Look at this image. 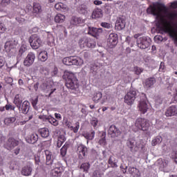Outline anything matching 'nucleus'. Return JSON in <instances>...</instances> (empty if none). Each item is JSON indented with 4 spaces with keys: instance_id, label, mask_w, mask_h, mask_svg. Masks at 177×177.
Segmentation results:
<instances>
[{
    "instance_id": "4d7b16f0",
    "label": "nucleus",
    "mask_w": 177,
    "mask_h": 177,
    "mask_svg": "<svg viewBox=\"0 0 177 177\" xmlns=\"http://www.w3.org/2000/svg\"><path fill=\"white\" fill-rule=\"evenodd\" d=\"M102 27H104V28H111V24L107 23V22H102L101 23Z\"/></svg>"
},
{
    "instance_id": "aec40b11",
    "label": "nucleus",
    "mask_w": 177,
    "mask_h": 177,
    "mask_svg": "<svg viewBox=\"0 0 177 177\" xmlns=\"http://www.w3.org/2000/svg\"><path fill=\"white\" fill-rule=\"evenodd\" d=\"M138 109L142 113V114H145V113H147V110H149V106L146 102V99L140 101V103L138 104Z\"/></svg>"
},
{
    "instance_id": "473e14b6",
    "label": "nucleus",
    "mask_w": 177,
    "mask_h": 177,
    "mask_svg": "<svg viewBox=\"0 0 177 177\" xmlns=\"http://www.w3.org/2000/svg\"><path fill=\"white\" fill-rule=\"evenodd\" d=\"M66 140H67V139L66 138V136H64V135H60L57 139V147L60 149V147H62V146H63V143H64V142H66Z\"/></svg>"
},
{
    "instance_id": "58836bf2",
    "label": "nucleus",
    "mask_w": 177,
    "mask_h": 177,
    "mask_svg": "<svg viewBox=\"0 0 177 177\" xmlns=\"http://www.w3.org/2000/svg\"><path fill=\"white\" fill-rule=\"evenodd\" d=\"M77 10L80 15H86L88 13V7L85 5H82L77 8Z\"/></svg>"
},
{
    "instance_id": "603ef678",
    "label": "nucleus",
    "mask_w": 177,
    "mask_h": 177,
    "mask_svg": "<svg viewBox=\"0 0 177 177\" xmlns=\"http://www.w3.org/2000/svg\"><path fill=\"white\" fill-rule=\"evenodd\" d=\"M7 28L5 24L3 23L0 24V34H3L6 31Z\"/></svg>"
},
{
    "instance_id": "69168bd1",
    "label": "nucleus",
    "mask_w": 177,
    "mask_h": 177,
    "mask_svg": "<svg viewBox=\"0 0 177 177\" xmlns=\"http://www.w3.org/2000/svg\"><path fill=\"white\" fill-rule=\"evenodd\" d=\"M171 8H173V9H176V8H177V2L175 1V2L171 3Z\"/></svg>"
},
{
    "instance_id": "4468645a",
    "label": "nucleus",
    "mask_w": 177,
    "mask_h": 177,
    "mask_svg": "<svg viewBox=\"0 0 177 177\" xmlns=\"http://www.w3.org/2000/svg\"><path fill=\"white\" fill-rule=\"evenodd\" d=\"M165 115H166V117H176L177 106L171 105L169 106L165 112Z\"/></svg>"
},
{
    "instance_id": "c756f323",
    "label": "nucleus",
    "mask_w": 177,
    "mask_h": 177,
    "mask_svg": "<svg viewBox=\"0 0 177 177\" xmlns=\"http://www.w3.org/2000/svg\"><path fill=\"white\" fill-rule=\"evenodd\" d=\"M95 131L91 130L89 132L84 133L83 136L85 138V139H87V140H93L95 138Z\"/></svg>"
},
{
    "instance_id": "e433bc0d",
    "label": "nucleus",
    "mask_w": 177,
    "mask_h": 177,
    "mask_svg": "<svg viewBox=\"0 0 177 177\" xmlns=\"http://www.w3.org/2000/svg\"><path fill=\"white\" fill-rule=\"evenodd\" d=\"M41 138H48L49 136V129L48 128H42L39 130Z\"/></svg>"
},
{
    "instance_id": "72a5a7b5",
    "label": "nucleus",
    "mask_w": 177,
    "mask_h": 177,
    "mask_svg": "<svg viewBox=\"0 0 177 177\" xmlns=\"http://www.w3.org/2000/svg\"><path fill=\"white\" fill-rule=\"evenodd\" d=\"M106 132H102L100 135V139L98 141V144L100 146H106L107 142L106 141Z\"/></svg>"
},
{
    "instance_id": "de8ad7c7",
    "label": "nucleus",
    "mask_w": 177,
    "mask_h": 177,
    "mask_svg": "<svg viewBox=\"0 0 177 177\" xmlns=\"http://www.w3.org/2000/svg\"><path fill=\"white\" fill-rule=\"evenodd\" d=\"M5 109L7 111H9V110L10 111H15V109H16V106L10 104H7L6 106H5Z\"/></svg>"
},
{
    "instance_id": "412c9836",
    "label": "nucleus",
    "mask_w": 177,
    "mask_h": 177,
    "mask_svg": "<svg viewBox=\"0 0 177 177\" xmlns=\"http://www.w3.org/2000/svg\"><path fill=\"white\" fill-rule=\"evenodd\" d=\"M26 140L27 143L34 145V143H37V142H38V134L32 133L26 138Z\"/></svg>"
},
{
    "instance_id": "4c0bfd02",
    "label": "nucleus",
    "mask_w": 177,
    "mask_h": 177,
    "mask_svg": "<svg viewBox=\"0 0 177 177\" xmlns=\"http://www.w3.org/2000/svg\"><path fill=\"white\" fill-rule=\"evenodd\" d=\"M39 59L41 60V62H46V60H48V52L41 51L39 54Z\"/></svg>"
},
{
    "instance_id": "13d9d810",
    "label": "nucleus",
    "mask_w": 177,
    "mask_h": 177,
    "mask_svg": "<svg viewBox=\"0 0 177 177\" xmlns=\"http://www.w3.org/2000/svg\"><path fill=\"white\" fill-rule=\"evenodd\" d=\"M159 71L164 73L165 71V64L164 62H160Z\"/></svg>"
},
{
    "instance_id": "bf43d9fd",
    "label": "nucleus",
    "mask_w": 177,
    "mask_h": 177,
    "mask_svg": "<svg viewBox=\"0 0 177 177\" xmlns=\"http://www.w3.org/2000/svg\"><path fill=\"white\" fill-rule=\"evenodd\" d=\"M93 177H102V174L100 173V171L99 170H95L93 173Z\"/></svg>"
},
{
    "instance_id": "cd10ccee",
    "label": "nucleus",
    "mask_w": 177,
    "mask_h": 177,
    "mask_svg": "<svg viewBox=\"0 0 177 177\" xmlns=\"http://www.w3.org/2000/svg\"><path fill=\"white\" fill-rule=\"evenodd\" d=\"M156 82H157V80H156L155 77L147 78L145 80V86L146 88H153Z\"/></svg>"
},
{
    "instance_id": "1a4fd4ad",
    "label": "nucleus",
    "mask_w": 177,
    "mask_h": 177,
    "mask_svg": "<svg viewBox=\"0 0 177 177\" xmlns=\"http://www.w3.org/2000/svg\"><path fill=\"white\" fill-rule=\"evenodd\" d=\"M122 132L120 129V128L117 127V126L114 124H111L108 129V135L110 138H119L121 136Z\"/></svg>"
},
{
    "instance_id": "5701e85b",
    "label": "nucleus",
    "mask_w": 177,
    "mask_h": 177,
    "mask_svg": "<svg viewBox=\"0 0 177 177\" xmlns=\"http://www.w3.org/2000/svg\"><path fill=\"white\" fill-rule=\"evenodd\" d=\"M32 13L34 15H39L42 13V6L39 3H33Z\"/></svg>"
},
{
    "instance_id": "ea45409f",
    "label": "nucleus",
    "mask_w": 177,
    "mask_h": 177,
    "mask_svg": "<svg viewBox=\"0 0 177 177\" xmlns=\"http://www.w3.org/2000/svg\"><path fill=\"white\" fill-rule=\"evenodd\" d=\"M162 142V137L160 136H158L155 139H153L151 142L152 146H157V145L161 143Z\"/></svg>"
},
{
    "instance_id": "c85d7f7f",
    "label": "nucleus",
    "mask_w": 177,
    "mask_h": 177,
    "mask_svg": "<svg viewBox=\"0 0 177 177\" xmlns=\"http://www.w3.org/2000/svg\"><path fill=\"white\" fill-rule=\"evenodd\" d=\"M117 162L118 161L115 159L114 156H111L108 160V164L110 165L111 168H117L118 165H117Z\"/></svg>"
},
{
    "instance_id": "9d476101",
    "label": "nucleus",
    "mask_w": 177,
    "mask_h": 177,
    "mask_svg": "<svg viewBox=\"0 0 177 177\" xmlns=\"http://www.w3.org/2000/svg\"><path fill=\"white\" fill-rule=\"evenodd\" d=\"M136 99V91L130 90L124 96V102L129 106L133 104V102Z\"/></svg>"
},
{
    "instance_id": "e2e57ef3",
    "label": "nucleus",
    "mask_w": 177,
    "mask_h": 177,
    "mask_svg": "<svg viewBox=\"0 0 177 177\" xmlns=\"http://www.w3.org/2000/svg\"><path fill=\"white\" fill-rule=\"evenodd\" d=\"M5 66V61H3V59L0 58V68H2Z\"/></svg>"
},
{
    "instance_id": "c03bdc74",
    "label": "nucleus",
    "mask_w": 177,
    "mask_h": 177,
    "mask_svg": "<svg viewBox=\"0 0 177 177\" xmlns=\"http://www.w3.org/2000/svg\"><path fill=\"white\" fill-rule=\"evenodd\" d=\"M48 122H50V124L54 127H57V125H59V121H57V120H56L55 118H49Z\"/></svg>"
},
{
    "instance_id": "a211bd4d",
    "label": "nucleus",
    "mask_w": 177,
    "mask_h": 177,
    "mask_svg": "<svg viewBox=\"0 0 177 177\" xmlns=\"http://www.w3.org/2000/svg\"><path fill=\"white\" fill-rule=\"evenodd\" d=\"M16 41H6L4 46L6 52L8 53L13 52L16 49Z\"/></svg>"
},
{
    "instance_id": "f03ea898",
    "label": "nucleus",
    "mask_w": 177,
    "mask_h": 177,
    "mask_svg": "<svg viewBox=\"0 0 177 177\" xmlns=\"http://www.w3.org/2000/svg\"><path fill=\"white\" fill-rule=\"evenodd\" d=\"M64 77L66 78V86L68 89L73 90L78 88V79L74 73L66 71Z\"/></svg>"
},
{
    "instance_id": "ddd939ff",
    "label": "nucleus",
    "mask_w": 177,
    "mask_h": 177,
    "mask_svg": "<svg viewBox=\"0 0 177 177\" xmlns=\"http://www.w3.org/2000/svg\"><path fill=\"white\" fill-rule=\"evenodd\" d=\"M64 125L65 127H67L68 129H70L71 131H73L74 133H77V132H78V130L80 129L79 122H77L76 123H75V127H74L71 126L73 125V123H71V122L68 120V119H66L64 120Z\"/></svg>"
},
{
    "instance_id": "dca6fc26",
    "label": "nucleus",
    "mask_w": 177,
    "mask_h": 177,
    "mask_svg": "<svg viewBox=\"0 0 177 177\" xmlns=\"http://www.w3.org/2000/svg\"><path fill=\"white\" fill-rule=\"evenodd\" d=\"M77 151L79 154V158L82 160L88 153V148L85 145L80 144L77 147Z\"/></svg>"
},
{
    "instance_id": "8fccbe9b",
    "label": "nucleus",
    "mask_w": 177,
    "mask_h": 177,
    "mask_svg": "<svg viewBox=\"0 0 177 177\" xmlns=\"http://www.w3.org/2000/svg\"><path fill=\"white\" fill-rule=\"evenodd\" d=\"M155 102L156 104H162V97L160 95H157L155 97Z\"/></svg>"
},
{
    "instance_id": "b1692460",
    "label": "nucleus",
    "mask_w": 177,
    "mask_h": 177,
    "mask_svg": "<svg viewBox=\"0 0 177 177\" xmlns=\"http://www.w3.org/2000/svg\"><path fill=\"white\" fill-rule=\"evenodd\" d=\"M14 104L17 107L18 110H20L22 103H23V98L20 94H17L14 98L13 101Z\"/></svg>"
},
{
    "instance_id": "6e6552de",
    "label": "nucleus",
    "mask_w": 177,
    "mask_h": 177,
    "mask_svg": "<svg viewBox=\"0 0 177 177\" xmlns=\"http://www.w3.org/2000/svg\"><path fill=\"white\" fill-rule=\"evenodd\" d=\"M79 45L80 48H95L96 42L91 38H83L80 40Z\"/></svg>"
},
{
    "instance_id": "423d86ee",
    "label": "nucleus",
    "mask_w": 177,
    "mask_h": 177,
    "mask_svg": "<svg viewBox=\"0 0 177 177\" xmlns=\"http://www.w3.org/2000/svg\"><path fill=\"white\" fill-rule=\"evenodd\" d=\"M29 42L32 49H38L42 46V40L37 35H32L29 38Z\"/></svg>"
},
{
    "instance_id": "4be33fe9",
    "label": "nucleus",
    "mask_w": 177,
    "mask_h": 177,
    "mask_svg": "<svg viewBox=\"0 0 177 177\" xmlns=\"http://www.w3.org/2000/svg\"><path fill=\"white\" fill-rule=\"evenodd\" d=\"M115 27L119 31L124 30V28H125V20L122 18H118L116 21Z\"/></svg>"
},
{
    "instance_id": "2eb2a0df",
    "label": "nucleus",
    "mask_w": 177,
    "mask_h": 177,
    "mask_svg": "<svg viewBox=\"0 0 177 177\" xmlns=\"http://www.w3.org/2000/svg\"><path fill=\"white\" fill-rule=\"evenodd\" d=\"M34 60H35V54L29 53L24 61V66L30 67L34 63Z\"/></svg>"
},
{
    "instance_id": "39448f33",
    "label": "nucleus",
    "mask_w": 177,
    "mask_h": 177,
    "mask_svg": "<svg viewBox=\"0 0 177 177\" xmlns=\"http://www.w3.org/2000/svg\"><path fill=\"white\" fill-rule=\"evenodd\" d=\"M136 42L137 46L140 48V49H147L151 44V39L147 37H141L137 38Z\"/></svg>"
},
{
    "instance_id": "09e8293b",
    "label": "nucleus",
    "mask_w": 177,
    "mask_h": 177,
    "mask_svg": "<svg viewBox=\"0 0 177 177\" xmlns=\"http://www.w3.org/2000/svg\"><path fill=\"white\" fill-rule=\"evenodd\" d=\"M126 41L129 44V45L131 46V47L132 48V46H133V43L132 42H135V40H133V38L131 37H127L126 38Z\"/></svg>"
},
{
    "instance_id": "774afa93",
    "label": "nucleus",
    "mask_w": 177,
    "mask_h": 177,
    "mask_svg": "<svg viewBox=\"0 0 177 177\" xmlns=\"http://www.w3.org/2000/svg\"><path fill=\"white\" fill-rule=\"evenodd\" d=\"M173 159L176 164H177V151L175 152L174 155L173 156Z\"/></svg>"
},
{
    "instance_id": "3c124183",
    "label": "nucleus",
    "mask_w": 177,
    "mask_h": 177,
    "mask_svg": "<svg viewBox=\"0 0 177 177\" xmlns=\"http://www.w3.org/2000/svg\"><path fill=\"white\" fill-rule=\"evenodd\" d=\"M10 0H2L1 2V6L3 8L8 6V5H10Z\"/></svg>"
},
{
    "instance_id": "a19ab883",
    "label": "nucleus",
    "mask_w": 177,
    "mask_h": 177,
    "mask_svg": "<svg viewBox=\"0 0 177 177\" xmlns=\"http://www.w3.org/2000/svg\"><path fill=\"white\" fill-rule=\"evenodd\" d=\"M89 168H91V164L89 162L82 163L80 166V169H83L84 172L86 173L89 171Z\"/></svg>"
},
{
    "instance_id": "052dcab7",
    "label": "nucleus",
    "mask_w": 177,
    "mask_h": 177,
    "mask_svg": "<svg viewBox=\"0 0 177 177\" xmlns=\"http://www.w3.org/2000/svg\"><path fill=\"white\" fill-rule=\"evenodd\" d=\"M56 29L58 30V31H64L66 30V28L62 25H58L56 26Z\"/></svg>"
},
{
    "instance_id": "6ab92c4d",
    "label": "nucleus",
    "mask_w": 177,
    "mask_h": 177,
    "mask_svg": "<svg viewBox=\"0 0 177 177\" xmlns=\"http://www.w3.org/2000/svg\"><path fill=\"white\" fill-rule=\"evenodd\" d=\"M19 111H21L22 114H28V111H30V107H31V106L30 104V102L25 100L21 103Z\"/></svg>"
},
{
    "instance_id": "20e7f679",
    "label": "nucleus",
    "mask_w": 177,
    "mask_h": 177,
    "mask_svg": "<svg viewBox=\"0 0 177 177\" xmlns=\"http://www.w3.org/2000/svg\"><path fill=\"white\" fill-rule=\"evenodd\" d=\"M62 63L65 66H82L84 60L78 57H66L62 59Z\"/></svg>"
},
{
    "instance_id": "0eeeda50",
    "label": "nucleus",
    "mask_w": 177,
    "mask_h": 177,
    "mask_svg": "<svg viewBox=\"0 0 177 177\" xmlns=\"http://www.w3.org/2000/svg\"><path fill=\"white\" fill-rule=\"evenodd\" d=\"M117 44H118V35L116 33H111L107 39V46L113 49V48H115Z\"/></svg>"
},
{
    "instance_id": "49530a36",
    "label": "nucleus",
    "mask_w": 177,
    "mask_h": 177,
    "mask_svg": "<svg viewBox=\"0 0 177 177\" xmlns=\"http://www.w3.org/2000/svg\"><path fill=\"white\" fill-rule=\"evenodd\" d=\"M31 104L32 107L35 108V110H37L38 109V106H37V104H38V97H37L35 99H32Z\"/></svg>"
},
{
    "instance_id": "37998d69",
    "label": "nucleus",
    "mask_w": 177,
    "mask_h": 177,
    "mask_svg": "<svg viewBox=\"0 0 177 177\" xmlns=\"http://www.w3.org/2000/svg\"><path fill=\"white\" fill-rule=\"evenodd\" d=\"M136 144V141L134 140H127V145L131 150H133V148L135 147V145Z\"/></svg>"
},
{
    "instance_id": "f704fd0d",
    "label": "nucleus",
    "mask_w": 177,
    "mask_h": 177,
    "mask_svg": "<svg viewBox=\"0 0 177 177\" xmlns=\"http://www.w3.org/2000/svg\"><path fill=\"white\" fill-rule=\"evenodd\" d=\"M102 96H103V94L101 92L97 91L93 94V101L95 103H99V100L102 99Z\"/></svg>"
},
{
    "instance_id": "7ed1b4c3",
    "label": "nucleus",
    "mask_w": 177,
    "mask_h": 177,
    "mask_svg": "<svg viewBox=\"0 0 177 177\" xmlns=\"http://www.w3.org/2000/svg\"><path fill=\"white\" fill-rule=\"evenodd\" d=\"M134 127V132L138 131H143V132H147L150 128V122L149 120L143 118H138L136 120Z\"/></svg>"
},
{
    "instance_id": "338daca9",
    "label": "nucleus",
    "mask_w": 177,
    "mask_h": 177,
    "mask_svg": "<svg viewBox=\"0 0 177 177\" xmlns=\"http://www.w3.org/2000/svg\"><path fill=\"white\" fill-rule=\"evenodd\" d=\"M26 50V48L24 47H21L19 49V53L22 55V53H24Z\"/></svg>"
},
{
    "instance_id": "a18cd8bd",
    "label": "nucleus",
    "mask_w": 177,
    "mask_h": 177,
    "mask_svg": "<svg viewBox=\"0 0 177 177\" xmlns=\"http://www.w3.org/2000/svg\"><path fill=\"white\" fill-rule=\"evenodd\" d=\"M33 115L32 113H26L24 116V120L25 122L30 121V120H32Z\"/></svg>"
},
{
    "instance_id": "f8f14e48",
    "label": "nucleus",
    "mask_w": 177,
    "mask_h": 177,
    "mask_svg": "<svg viewBox=\"0 0 177 177\" xmlns=\"http://www.w3.org/2000/svg\"><path fill=\"white\" fill-rule=\"evenodd\" d=\"M21 174L23 176H31L32 174V165L28 163L24 166L21 169Z\"/></svg>"
},
{
    "instance_id": "f3484780",
    "label": "nucleus",
    "mask_w": 177,
    "mask_h": 177,
    "mask_svg": "<svg viewBox=\"0 0 177 177\" xmlns=\"http://www.w3.org/2000/svg\"><path fill=\"white\" fill-rule=\"evenodd\" d=\"M102 32H103V30H102V28L88 27V34H89V35H92V37H94L95 38H97V37L102 35Z\"/></svg>"
},
{
    "instance_id": "a878e982",
    "label": "nucleus",
    "mask_w": 177,
    "mask_h": 177,
    "mask_svg": "<svg viewBox=\"0 0 177 177\" xmlns=\"http://www.w3.org/2000/svg\"><path fill=\"white\" fill-rule=\"evenodd\" d=\"M84 23V19L81 17L73 16L71 19V24L73 26H78V24H82Z\"/></svg>"
},
{
    "instance_id": "393cba45",
    "label": "nucleus",
    "mask_w": 177,
    "mask_h": 177,
    "mask_svg": "<svg viewBox=\"0 0 177 177\" xmlns=\"http://www.w3.org/2000/svg\"><path fill=\"white\" fill-rule=\"evenodd\" d=\"M92 19H100L103 17V11L100 8L94 10L91 15Z\"/></svg>"
},
{
    "instance_id": "c9c22d12",
    "label": "nucleus",
    "mask_w": 177,
    "mask_h": 177,
    "mask_svg": "<svg viewBox=\"0 0 177 177\" xmlns=\"http://www.w3.org/2000/svg\"><path fill=\"white\" fill-rule=\"evenodd\" d=\"M66 20V15L62 14H57L55 17V23H64Z\"/></svg>"
},
{
    "instance_id": "f257e3e1",
    "label": "nucleus",
    "mask_w": 177,
    "mask_h": 177,
    "mask_svg": "<svg viewBox=\"0 0 177 177\" xmlns=\"http://www.w3.org/2000/svg\"><path fill=\"white\" fill-rule=\"evenodd\" d=\"M44 153L46 158V165H50L53 168L50 173L51 176H60L62 172H63V166L60 164V162L56 160L52 151L47 149L44 151Z\"/></svg>"
},
{
    "instance_id": "6e6d98bb",
    "label": "nucleus",
    "mask_w": 177,
    "mask_h": 177,
    "mask_svg": "<svg viewBox=\"0 0 177 177\" xmlns=\"http://www.w3.org/2000/svg\"><path fill=\"white\" fill-rule=\"evenodd\" d=\"M97 122H99V121L97 120V118H94L91 120V125L94 127L96 128V127H97Z\"/></svg>"
},
{
    "instance_id": "79ce46f5",
    "label": "nucleus",
    "mask_w": 177,
    "mask_h": 177,
    "mask_svg": "<svg viewBox=\"0 0 177 177\" xmlns=\"http://www.w3.org/2000/svg\"><path fill=\"white\" fill-rule=\"evenodd\" d=\"M16 121L15 117L6 118L4 119V124L6 125H10V124H13Z\"/></svg>"
},
{
    "instance_id": "680f3d73",
    "label": "nucleus",
    "mask_w": 177,
    "mask_h": 177,
    "mask_svg": "<svg viewBox=\"0 0 177 177\" xmlns=\"http://www.w3.org/2000/svg\"><path fill=\"white\" fill-rule=\"evenodd\" d=\"M29 32L30 34H32V32H38V28L35 27V28H32V29H30Z\"/></svg>"
},
{
    "instance_id": "2f4dec72",
    "label": "nucleus",
    "mask_w": 177,
    "mask_h": 177,
    "mask_svg": "<svg viewBox=\"0 0 177 177\" xmlns=\"http://www.w3.org/2000/svg\"><path fill=\"white\" fill-rule=\"evenodd\" d=\"M68 147H70V143H68L67 142H65L64 146L60 149V154H61L62 157H66Z\"/></svg>"
},
{
    "instance_id": "864d4df0",
    "label": "nucleus",
    "mask_w": 177,
    "mask_h": 177,
    "mask_svg": "<svg viewBox=\"0 0 177 177\" xmlns=\"http://www.w3.org/2000/svg\"><path fill=\"white\" fill-rule=\"evenodd\" d=\"M135 70V73L137 75H140V74H142V73H143V69L140 68L138 66L134 68Z\"/></svg>"
},
{
    "instance_id": "bb28decb",
    "label": "nucleus",
    "mask_w": 177,
    "mask_h": 177,
    "mask_svg": "<svg viewBox=\"0 0 177 177\" xmlns=\"http://www.w3.org/2000/svg\"><path fill=\"white\" fill-rule=\"evenodd\" d=\"M55 8L56 9V10H61V12H67L68 10L67 5L63 3H57L55 5Z\"/></svg>"
},
{
    "instance_id": "7c9ffc66",
    "label": "nucleus",
    "mask_w": 177,
    "mask_h": 177,
    "mask_svg": "<svg viewBox=\"0 0 177 177\" xmlns=\"http://www.w3.org/2000/svg\"><path fill=\"white\" fill-rule=\"evenodd\" d=\"M129 172L133 177H139L140 176V171L136 167H129Z\"/></svg>"
},
{
    "instance_id": "9b49d317",
    "label": "nucleus",
    "mask_w": 177,
    "mask_h": 177,
    "mask_svg": "<svg viewBox=\"0 0 177 177\" xmlns=\"http://www.w3.org/2000/svg\"><path fill=\"white\" fill-rule=\"evenodd\" d=\"M19 140L10 137L8 139L4 146L8 150H12V149H15L16 146H19Z\"/></svg>"
},
{
    "instance_id": "5fc2aeb1",
    "label": "nucleus",
    "mask_w": 177,
    "mask_h": 177,
    "mask_svg": "<svg viewBox=\"0 0 177 177\" xmlns=\"http://www.w3.org/2000/svg\"><path fill=\"white\" fill-rule=\"evenodd\" d=\"M164 38L162 37V36L161 35H156L154 37V41H156V42H162V41H163Z\"/></svg>"
},
{
    "instance_id": "0e129e2a",
    "label": "nucleus",
    "mask_w": 177,
    "mask_h": 177,
    "mask_svg": "<svg viewBox=\"0 0 177 177\" xmlns=\"http://www.w3.org/2000/svg\"><path fill=\"white\" fill-rule=\"evenodd\" d=\"M55 117L57 120H62V115L60 113H55Z\"/></svg>"
}]
</instances>
